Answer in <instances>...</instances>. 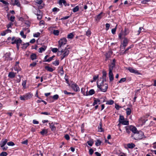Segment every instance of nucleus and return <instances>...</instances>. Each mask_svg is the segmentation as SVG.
Segmentation results:
<instances>
[{"mask_svg":"<svg viewBox=\"0 0 156 156\" xmlns=\"http://www.w3.org/2000/svg\"><path fill=\"white\" fill-rule=\"evenodd\" d=\"M67 40L66 38H63L60 39L58 41V49L60 50L61 49L63 48V46L65 45L66 43Z\"/></svg>","mask_w":156,"mask_h":156,"instance_id":"4","label":"nucleus"},{"mask_svg":"<svg viewBox=\"0 0 156 156\" xmlns=\"http://www.w3.org/2000/svg\"><path fill=\"white\" fill-rule=\"evenodd\" d=\"M102 77H106L107 73L106 72L105 70H103L102 71Z\"/></svg>","mask_w":156,"mask_h":156,"instance_id":"49","label":"nucleus"},{"mask_svg":"<svg viewBox=\"0 0 156 156\" xmlns=\"http://www.w3.org/2000/svg\"><path fill=\"white\" fill-rule=\"evenodd\" d=\"M129 33V31L128 30L126 29L125 28V33H124V36H125L126 35H127Z\"/></svg>","mask_w":156,"mask_h":156,"instance_id":"51","label":"nucleus"},{"mask_svg":"<svg viewBox=\"0 0 156 156\" xmlns=\"http://www.w3.org/2000/svg\"><path fill=\"white\" fill-rule=\"evenodd\" d=\"M69 53V48H65L63 49V48L59 50L58 52V54L62 55L60 57L61 60H62L64 58L67 57Z\"/></svg>","mask_w":156,"mask_h":156,"instance_id":"2","label":"nucleus"},{"mask_svg":"<svg viewBox=\"0 0 156 156\" xmlns=\"http://www.w3.org/2000/svg\"><path fill=\"white\" fill-rule=\"evenodd\" d=\"M126 113L127 115H130L131 113V110L129 108H127L126 109Z\"/></svg>","mask_w":156,"mask_h":156,"instance_id":"32","label":"nucleus"},{"mask_svg":"<svg viewBox=\"0 0 156 156\" xmlns=\"http://www.w3.org/2000/svg\"><path fill=\"white\" fill-rule=\"evenodd\" d=\"M40 35V33L39 32L37 33L34 34L33 36L34 37H37Z\"/></svg>","mask_w":156,"mask_h":156,"instance_id":"50","label":"nucleus"},{"mask_svg":"<svg viewBox=\"0 0 156 156\" xmlns=\"http://www.w3.org/2000/svg\"><path fill=\"white\" fill-rule=\"evenodd\" d=\"M114 103V101L113 100H110L107 101L106 103V104L112 105Z\"/></svg>","mask_w":156,"mask_h":156,"instance_id":"36","label":"nucleus"},{"mask_svg":"<svg viewBox=\"0 0 156 156\" xmlns=\"http://www.w3.org/2000/svg\"><path fill=\"white\" fill-rule=\"evenodd\" d=\"M59 73L61 75H63L64 74V72L62 67H59Z\"/></svg>","mask_w":156,"mask_h":156,"instance_id":"34","label":"nucleus"},{"mask_svg":"<svg viewBox=\"0 0 156 156\" xmlns=\"http://www.w3.org/2000/svg\"><path fill=\"white\" fill-rule=\"evenodd\" d=\"M74 37V34L73 33H70L68 34L67 36V38L68 39H72Z\"/></svg>","mask_w":156,"mask_h":156,"instance_id":"29","label":"nucleus"},{"mask_svg":"<svg viewBox=\"0 0 156 156\" xmlns=\"http://www.w3.org/2000/svg\"><path fill=\"white\" fill-rule=\"evenodd\" d=\"M40 133L42 135H44V134H47L48 133V130L47 129H43L40 132Z\"/></svg>","mask_w":156,"mask_h":156,"instance_id":"33","label":"nucleus"},{"mask_svg":"<svg viewBox=\"0 0 156 156\" xmlns=\"http://www.w3.org/2000/svg\"><path fill=\"white\" fill-rule=\"evenodd\" d=\"M64 137L67 140H69L70 139V137L67 134H66L65 136Z\"/></svg>","mask_w":156,"mask_h":156,"instance_id":"62","label":"nucleus"},{"mask_svg":"<svg viewBox=\"0 0 156 156\" xmlns=\"http://www.w3.org/2000/svg\"><path fill=\"white\" fill-rule=\"evenodd\" d=\"M7 153L5 152H2L0 154V156H6L7 155Z\"/></svg>","mask_w":156,"mask_h":156,"instance_id":"52","label":"nucleus"},{"mask_svg":"<svg viewBox=\"0 0 156 156\" xmlns=\"http://www.w3.org/2000/svg\"><path fill=\"white\" fill-rule=\"evenodd\" d=\"M79 7L78 6H76L73 9V11L74 12H75L79 11Z\"/></svg>","mask_w":156,"mask_h":156,"instance_id":"38","label":"nucleus"},{"mask_svg":"<svg viewBox=\"0 0 156 156\" xmlns=\"http://www.w3.org/2000/svg\"><path fill=\"white\" fill-rule=\"evenodd\" d=\"M126 80V78H121L120 80L119 81V83H121L122 82H124Z\"/></svg>","mask_w":156,"mask_h":156,"instance_id":"54","label":"nucleus"},{"mask_svg":"<svg viewBox=\"0 0 156 156\" xmlns=\"http://www.w3.org/2000/svg\"><path fill=\"white\" fill-rule=\"evenodd\" d=\"M94 141L93 139H90L87 142V143L90 146H92L94 144Z\"/></svg>","mask_w":156,"mask_h":156,"instance_id":"28","label":"nucleus"},{"mask_svg":"<svg viewBox=\"0 0 156 156\" xmlns=\"http://www.w3.org/2000/svg\"><path fill=\"white\" fill-rule=\"evenodd\" d=\"M112 54V52L111 51H108L106 53V57L107 59H108L110 57Z\"/></svg>","mask_w":156,"mask_h":156,"instance_id":"22","label":"nucleus"},{"mask_svg":"<svg viewBox=\"0 0 156 156\" xmlns=\"http://www.w3.org/2000/svg\"><path fill=\"white\" fill-rule=\"evenodd\" d=\"M59 96L58 95L56 94L54 95L53 96L52 98L54 100H57Z\"/></svg>","mask_w":156,"mask_h":156,"instance_id":"41","label":"nucleus"},{"mask_svg":"<svg viewBox=\"0 0 156 156\" xmlns=\"http://www.w3.org/2000/svg\"><path fill=\"white\" fill-rule=\"evenodd\" d=\"M53 33L54 35L58 36L59 34V31L58 30H54Z\"/></svg>","mask_w":156,"mask_h":156,"instance_id":"37","label":"nucleus"},{"mask_svg":"<svg viewBox=\"0 0 156 156\" xmlns=\"http://www.w3.org/2000/svg\"><path fill=\"white\" fill-rule=\"evenodd\" d=\"M32 96L31 94L27 93L25 95L21 96L20 97V99L22 100L25 101L30 99L32 97Z\"/></svg>","mask_w":156,"mask_h":156,"instance_id":"7","label":"nucleus"},{"mask_svg":"<svg viewBox=\"0 0 156 156\" xmlns=\"http://www.w3.org/2000/svg\"><path fill=\"white\" fill-rule=\"evenodd\" d=\"M131 137H132L133 139L137 140H140L146 138L144 133L141 131H137L136 133L132 134Z\"/></svg>","mask_w":156,"mask_h":156,"instance_id":"1","label":"nucleus"},{"mask_svg":"<svg viewBox=\"0 0 156 156\" xmlns=\"http://www.w3.org/2000/svg\"><path fill=\"white\" fill-rule=\"evenodd\" d=\"M47 48V46H43V47H42L41 48H40L39 49V53H42V52L44 51H45V50Z\"/></svg>","mask_w":156,"mask_h":156,"instance_id":"18","label":"nucleus"},{"mask_svg":"<svg viewBox=\"0 0 156 156\" xmlns=\"http://www.w3.org/2000/svg\"><path fill=\"white\" fill-rule=\"evenodd\" d=\"M7 144L9 146H13L15 145L14 143L12 141L7 142Z\"/></svg>","mask_w":156,"mask_h":156,"instance_id":"48","label":"nucleus"},{"mask_svg":"<svg viewBox=\"0 0 156 156\" xmlns=\"http://www.w3.org/2000/svg\"><path fill=\"white\" fill-rule=\"evenodd\" d=\"M35 2L38 4L40 5L43 2L42 0H36Z\"/></svg>","mask_w":156,"mask_h":156,"instance_id":"53","label":"nucleus"},{"mask_svg":"<svg viewBox=\"0 0 156 156\" xmlns=\"http://www.w3.org/2000/svg\"><path fill=\"white\" fill-rule=\"evenodd\" d=\"M45 69L48 71L50 72H52L53 71V69L52 68L48 66H45Z\"/></svg>","mask_w":156,"mask_h":156,"instance_id":"31","label":"nucleus"},{"mask_svg":"<svg viewBox=\"0 0 156 156\" xmlns=\"http://www.w3.org/2000/svg\"><path fill=\"white\" fill-rule=\"evenodd\" d=\"M127 146L129 148H133L135 146V144L132 143L128 144Z\"/></svg>","mask_w":156,"mask_h":156,"instance_id":"27","label":"nucleus"},{"mask_svg":"<svg viewBox=\"0 0 156 156\" xmlns=\"http://www.w3.org/2000/svg\"><path fill=\"white\" fill-rule=\"evenodd\" d=\"M126 132L128 134H130V131L129 129V127L128 126H126L125 127Z\"/></svg>","mask_w":156,"mask_h":156,"instance_id":"44","label":"nucleus"},{"mask_svg":"<svg viewBox=\"0 0 156 156\" xmlns=\"http://www.w3.org/2000/svg\"><path fill=\"white\" fill-rule=\"evenodd\" d=\"M117 25H116L115 27L114 28L112 29V34H115V32L116 31V29L117 28Z\"/></svg>","mask_w":156,"mask_h":156,"instance_id":"47","label":"nucleus"},{"mask_svg":"<svg viewBox=\"0 0 156 156\" xmlns=\"http://www.w3.org/2000/svg\"><path fill=\"white\" fill-rule=\"evenodd\" d=\"M124 120V118L123 116L120 115L119 118V123H120V122H122Z\"/></svg>","mask_w":156,"mask_h":156,"instance_id":"45","label":"nucleus"},{"mask_svg":"<svg viewBox=\"0 0 156 156\" xmlns=\"http://www.w3.org/2000/svg\"><path fill=\"white\" fill-rule=\"evenodd\" d=\"M11 41H12L11 42L12 44H21L22 42L20 38H16L15 37H13L12 38Z\"/></svg>","mask_w":156,"mask_h":156,"instance_id":"6","label":"nucleus"},{"mask_svg":"<svg viewBox=\"0 0 156 156\" xmlns=\"http://www.w3.org/2000/svg\"><path fill=\"white\" fill-rule=\"evenodd\" d=\"M133 44H132L130 45L129 47L127 48L126 50L124 51L123 52L122 54H125L126 53H127L128 52V50L129 49H130L132 48H133Z\"/></svg>","mask_w":156,"mask_h":156,"instance_id":"17","label":"nucleus"},{"mask_svg":"<svg viewBox=\"0 0 156 156\" xmlns=\"http://www.w3.org/2000/svg\"><path fill=\"white\" fill-rule=\"evenodd\" d=\"M120 123L123 125H128L129 124V122L128 121L124 120L123 121L120 122Z\"/></svg>","mask_w":156,"mask_h":156,"instance_id":"30","label":"nucleus"},{"mask_svg":"<svg viewBox=\"0 0 156 156\" xmlns=\"http://www.w3.org/2000/svg\"><path fill=\"white\" fill-rule=\"evenodd\" d=\"M58 49L56 48H53L52 49V51L54 53H56L58 51Z\"/></svg>","mask_w":156,"mask_h":156,"instance_id":"60","label":"nucleus"},{"mask_svg":"<svg viewBox=\"0 0 156 156\" xmlns=\"http://www.w3.org/2000/svg\"><path fill=\"white\" fill-rule=\"evenodd\" d=\"M23 45V48L25 49L29 45V43H27L26 44H24Z\"/></svg>","mask_w":156,"mask_h":156,"instance_id":"46","label":"nucleus"},{"mask_svg":"<svg viewBox=\"0 0 156 156\" xmlns=\"http://www.w3.org/2000/svg\"><path fill=\"white\" fill-rule=\"evenodd\" d=\"M15 17L14 16H11L10 18V20L12 22H13L14 21Z\"/></svg>","mask_w":156,"mask_h":156,"instance_id":"64","label":"nucleus"},{"mask_svg":"<svg viewBox=\"0 0 156 156\" xmlns=\"http://www.w3.org/2000/svg\"><path fill=\"white\" fill-rule=\"evenodd\" d=\"M102 14V12H101L97 16V17L96 19L97 20H99L101 18L102 16H101V15Z\"/></svg>","mask_w":156,"mask_h":156,"instance_id":"42","label":"nucleus"},{"mask_svg":"<svg viewBox=\"0 0 156 156\" xmlns=\"http://www.w3.org/2000/svg\"><path fill=\"white\" fill-rule=\"evenodd\" d=\"M49 124L51 130L53 131H55L56 129V128L55 126L54 123L52 122L51 123H49Z\"/></svg>","mask_w":156,"mask_h":156,"instance_id":"14","label":"nucleus"},{"mask_svg":"<svg viewBox=\"0 0 156 156\" xmlns=\"http://www.w3.org/2000/svg\"><path fill=\"white\" fill-rule=\"evenodd\" d=\"M34 14L37 16L41 14H42V12L39 9H36V10L34 11Z\"/></svg>","mask_w":156,"mask_h":156,"instance_id":"20","label":"nucleus"},{"mask_svg":"<svg viewBox=\"0 0 156 156\" xmlns=\"http://www.w3.org/2000/svg\"><path fill=\"white\" fill-rule=\"evenodd\" d=\"M27 29H24L23 31H21L20 32V35L24 38H25L26 37V35L24 34V31H25Z\"/></svg>","mask_w":156,"mask_h":156,"instance_id":"25","label":"nucleus"},{"mask_svg":"<svg viewBox=\"0 0 156 156\" xmlns=\"http://www.w3.org/2000/svg\"><path fill=\"white\" fill-rule=\"evenodd\" d=\"M13 25V23L12 22H10L7 25V27L8 29L10 27Z\"/></svg>","mask_w":156,"mask_h":156,"instance_id":"55","label":"nucleus"},{"mask_svg":"<svg viewBox=\"0 0 156 156\" xmlns=\"http://www.w3.org/2000/svg\"><path fill=\"white\" fill-rule=\"evenodd\" d=\"M102 122H100L99 125L98 127V131L99 132H102L104 131L103 129L102 128Z\"/></svg>","mask_w":156,"mask_h":156,"instance_id":"23","label":"nucleus"},{"mask_svg":"<svg viewBox=\"0 0 156 156\" xmlns=\"http://www.w3.org/2000/svg\"><path fill=\"white\" fill-rule=\"evenodd\" d=\"M95 93L94 90V89H91L89 92V94H88V93L87 92L86 96H88V95H92L94 94Z\"/></svg>","mask_w":156,"mask_h":156,"instance_id":"21","label":"nucleus"},{"mask_svg":"<svg viewBox=\"0 0 156 156\" xmlns=\"http://www.w3.org/2000/svg\"><path fill=\"white\" fill-rule=\"evenodd\" d=\"M98 80H101V83H104V81H106V77H102V78H100Z\"/></svg>","mask_w":156,"mask_h":156,"instance_id":"40","label":"nucleus"},{"mask_svg":"<svg viewBox=\"0 0 156 156\" xmlns=\"http://www.w3.org/2000/svg\"><path fill=\"white\" fill-rule=\"evenodd\" d=\"M91 34V32L90 31L88 30L86 32V35L88 36V37H90V36Z\"/></svg>","mask_w":156,"mask_h":156,"instance_id":"43","label":"nucleus"},{"mask_svg":"<svg viewBox=\"0 0 156 156\" xmlns=\"http://www.w3.org/2000/svg\"><path fill=\"white\" fill-rule=\"evenodd\" d=\"M41 114L46 115H49L51 114L50 112H42L41 113Z\"/></svg>","mask_w":156,"mask_h":156,"instance_id":"59","label":"nucleus"},{"mask_svg":"<svg viewBox=\"0 0 156 156\" xmlns=\"http://www.w3.org/2000/svg\"><path fill=\"white\" fill-rule=\"evenodd\" d=\"M100 100L98 99H95L94 101V102L93 104V106L95 105L98 103L99 104H100Z\"/></svg>","mask_w":156,"mask_h":156,"instance_id":"24","label":"nucleus"},{"mask_svg":"<svg viewBox=\"0 0 156 156\" xmlns=\"http://www.w3.org/2000/svg\"><path fill=\"white\" fill-rule=\"evenodd\" d=\"M8 140L7 139H2L0 143V146L2 148L3 151H6L8 147L7 146H5V145L7 143Z\"/></svg>","mask_w":156,"mask_h":156,"instance_id":"5","label":"nucleus"},{"mask_svg":"<svg viewBox=\"0 0 156 156\" xmlns=\"http://www.w3.org/2000/svg\"><path fill=\"white\" fill-rule=\"evenodd\" d=\"M127 69L129 70L130 73L138 75L140 74V73H139L138 70L135 69L131 67H128L127 68Z\"/></svg>","mask_w":156,"mask_h":156,"instance_id":"10","label":"nucleus"},{"mask_svg":"<svg viewBox=\"0 0 156 156\" xmlns=\"http://www.w3.org/2000/svg\"><path fill=\"white\" fill-rule=\"evenodd\" d=\"M115 59H113L112 64L109 65V68H110L111 67L112 68V69H113V68H114L115 66Z\"/></svg>","mask_w":156,"mask_h":156,"instance_id":"19","label":"nucleus"},{"mask_svg":"<svg viewBox=\"0 0 156 156\" xmlns=\"http://www.w3.org/2000/svg\"><path fill=\"white\" fill-rule=\"evenodd\" d=\"M26 80H25L23 81L22 83V85L23 86V87L25 88H26Z\"/></svg>","mask_w":156,"mask_h":156,"instance_id":"58","label":"nucleus"},{"mask_svg":"<svg viewBox=\"0 0 156 156\" xmlns=\"http://www.w3.org/2000/svg\"><path fill=\"white\" fill-rule=\"evenodd\" d=\"M72 88L76 92H78L80 91V88L78 86L76 83H73L72 84Z\"/></svg>","mask_w":156,"mask_h":156,"instance_id":"12","label":"nucleus"},{"mask_svg":"<svg viewBox=\"0 0 156 156\" xmlns=\"http://www.w3.org/2000/svg\"><path fill=\"white\" fill-rule=\"evenodd\" d=\"M59 10V9L56 7H55L52 9V11L54 12L58 11Z\"/></svg>","mask_w":156,"mask_h":156,"instance_id":"63","label":"nucleus"},{"mask_svg":"<svg viewBox=\"0 0 156 156\" xmlns=\"http://www.w3.org/2000/svg\"><path fill=\"white\" fill-rule=\"evenodd\" d=\"M112 68H109V80L110 81H113L114 80L113 75L112 73Z\"/></svg>","mask_w":156,"mask_h":156,"instance_id":"9","label":"nucleus"},{"mask_svg":"<svg viewBox=\"0 0 156 156\" xmlns=\"http://www.w3.org/2000/svg\"><path fill=\"white\" fill-rule=\"evenodd\" d=\"M0 2L5 5H8L9 4L8 2L3 0H0Z\"/></svg>","mask_w":156,"mask_h":156,"instance_id":"57","label":"nucleus"},{"mask_svg":"<svg viewBox=\"0 0 156 156\" xmlns=\"http://www.w3.org/2000/svg\"><path fill=\"white\" fill-rule=\"evenodd\" d=\"M101 80H98L97 82V87L101 91L103 92H105L107 91L108 88V85L105 83H101Z\"/></svg>","mask_w":156,"mask_h":156,"instance_id":"3","label":"nucleus"},{"mask_svg":"<svg viewBox=\"0 0 156 156\" xmlns=\"http://www.w3.org/2000/svg\"><path fill=\"white\" fill-rule=\"evenodd\" d=\"M44 24H45V22L43 20H41L40 22V26H42V25H43V26H44Z\"/></svg>","mask_w":156,"mask_h":156,"instance_id":"56","label":"nucleus"},{"mask_svg":"<svg viewBox=\"0 0 156 156\" xmlns=\"http://www.w3.org/2000/svg\"><path fill=\"white\" fill-rule=\"evenodd\" d=\"M62 3L65 6H66L67 5L69 6V3L67 4L66 3V2L65 0H60L59 1L58 3L60 5H62Z\"/></svg>","mask_w":156,"mask_h":156,"instance_id":"15","label":"nucleus"},{"mask_svg":"<svg viewBox=\"0 0 156 156\" xmlns=\"http://www.w3.org/2000/svg\"><path fill=\"white\" fill-rule=\"evenodd\" d=\"M13 5H16L18 7L20 6V4L18 0H11Z\"/></svg>","mask_w":156,"mask_h":156,"instance_id":"13","label":"nucleus"},{"mask_svg":"<svg viewBox=\"0 0 156 156\" xmlns=\"http://www.w3.org/2000/svg\"><path fill=\"white\" fill-rule=\"evenodd\" d=\"M128 126L129 127V129L132 132V134L136 133L138 131L137 129V128L135 126L132 125Z\"/></svg>","mask_w":156,"mask_h":156,"instance_id":"11","label":"nucleus"},{"mask_svg":"<svg viewBox=\"0 0 156 156\" xmlns=\"http://www.w3.org/2000/svg\"><path fill=\"white\" fill-rule=\"evenodd\" d=\"M101 141H100L99 140H97V141L95 143V145L97 146H98L101 145Z\"/></svg>","mask_w":156,"mask_h":156,"instance_id":"39","label":"nucleus"},{"mask_svg":"<svg viewBox=\"0 0 156 156\" xmlns=\"http://www.w3.org/2000/svg\"><path fill=\"white\" fill-rule=\"evenodd\" d=\"M128 44V40L126 38H124L120 45V48L121 50L124 49L125 47L127 46Z\"/></svg>","mask_w":156,"mask_h":156,"instance_id":"8","label":"nucleus"},{"mask_svg":"<svg viewBox=\"0 0 156 156\" xmlns=\"http://www.w3.org/2000/svg\"><path fill=\"white\" fill-rule=\"evenodd\" d=\"M16 74V73L11 72L9 73L8 76L10 78H13L15 76Z\"/></svg>","mask_w":156,"mask_h":156,"instance_id":"16","label":"nucleus"},{"mask_svg":"<svg viewBox=\"0 0 156 156\" xmlns=\"http://www.w3.org/2000/svg\"><path fill=\"white\" fill-rule=\"evenodd\" d=\"M52 64L55 66H58L59 64V62L58 60H56L55 61L53 62Z\"/></svg>","mask_w":156,"mask_h":156,"instance_id":"35","label":"nucleus"},{"mask_svg":"<svg viewBox=\"0 0 156 156\" xmlns=\"http://www.w3.org/2000/svg\"><path fill=\"white\" fill-rule=\"evenodd\" d=\"M30 58L32 60H35L37 58L36 55L35 54L32 53L30 55Z\"/></svg>","mask_w":156,"mask_h":156,"instance_id":"26","label":"nucleus"},{"mask_svg":"<svg viewBox=\"0 0 156 156\" xmlns=\"http://www.w3.org/2000/svg\"><path fill=\"white\" fill-rule=\"evenodd\" d=\"M150 0H143L141 2V3L143 4H146L147 2H149Z\"/></svg>","mask_w":156,"mask_h":156,"instance_id":"61","label":"nucleus"}]
</instances>
